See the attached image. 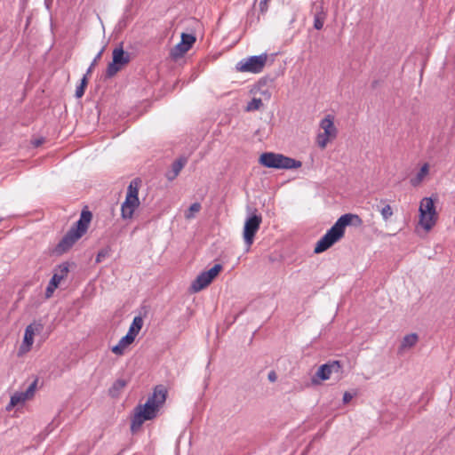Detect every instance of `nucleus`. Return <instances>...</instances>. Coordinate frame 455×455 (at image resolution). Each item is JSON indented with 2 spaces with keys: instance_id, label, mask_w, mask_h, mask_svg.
I'll return each mask as SVG.
<instances>
[{
  "instance_id": "5",
  "label": "nucleus",
  "mask_w": 455,
  "mask_h": 455,
  "mask_svg": "<svg viewBox=\"0 0 455 455\" xmlns=\"http://www.w3.org/2000/svg\"><path fill=\"white\" fill-rule=\"evenodd\" d=\"M419 225L429 231L435 225L438 213L435 210L434 200L431 197H424L419 204Z\"/></svg>"
},
{
  "instance_id": "12",
  "label": "nucleus",
  "mask_w": 455,
  "mask_h": 455,
  "mask_svg": "<svg viewBox=\"0 0 455 455\" xmlns=\"http://www.w3.org/2000/svg\"><path fill=\"white\" fill-rule=\"evenodd\" d=\"M196 36L192 34L182 33L181 41L171 50V56L177 60L182 57L195 44Z\"/></svg>"
},
{
  "instance_id": "17",
  "label": "nucleus",
  "mask_w": 455,
  "mask_h": 455,
  "mask_svg": "<svg viewBox=\"0 0 455 455\" xmlns=\"http://www.w3.org/2000/svg\"><path fill=\"white\" fill-rule=\"evenodd\" d=\"M187 164V159L184 157L179 158L172 164V170L166 173V178L169 180H173L180 172L182 168Z\"/></svg>"
},
{
  "instance_id": "36",
  "label": "nucleus",
  "mask_w": 455,
  "mask_h": 455,
  "mask_svg": "<svg viewBox=\"0 0 455 455\" xmlns=\"http://www.w3.org/2000/svg\"><path fill=\"white\" fill-rule=\"evenodd\" d=\"M267 1V0H261L260 1L259 6H260L261 11H264V6L266 5Z\"/></svg>"
},
{
  "instance_id": "28",
  "label": "nucleus",
  "mask_w": 455,
  "mask_h": 455,
  "mask_svg": "<svg viewBox=\"0 0 455 455\" xmlns=\"http://www.w3.org/2000/svg\"><path fill=\"white\" fill-rule=\"evenodd\" d=\"M380 214L384 220H387L393 215V210L389 204H386L381 210Z\"/></svg>"
},
{
  "instance_id": "10",
  "label": "nucleus",
  "mask_w": 455,
  "mask_h": 455,
  "mask_svg": "<svg viewBox=\"0 0 455 455\" xmlns=\"http://www.w3.org/2000/svg\"><path fill=\"white\" fill-rule=\"evenodd\" d=\"M222 266L220 264H216L208 271L202 272L192 282L190 290L193 292H198L203 289L206 288L212 282V280L219 275Z\"/></svg>"
},
{
  "instance_id": "34",
  "label": "nucleus",
  "mask_w": 455,
  "mask_h": 455,
  "mask_svg": "<svg viewBox=\"0 0 455 455\" xmlns=\"http://www.w3.org/2000/svg\"><path fill=\"white\" fill-rule=\"evenodd\" d=\"M88 76L89 75H84V77L82 78L81 80V84L80 85L83 86V88L85 89V87L87 86V84H88Z\"/></svg>"
},
{
  "instance_id": "30",
  "label": "nucleus",
  "mask_w": 455,
  "mask_h": 455,
  "mask_svg": "<svg viewBox=\"0 0 455 455\" xmlns=\"http://www.w3.org/2000/svg\"><path fill=\"white\" fill-rule=\"evenodd\" d=\"M259 92L264 96L265 100H268L271 96V93L267 89H264L262 85L259 87Z\"/></svg>"
},
{
  "instance_id": "19",
  "label": "nucleus",
  "mask_w": 455,
  "mask_h": 455,
  "mask_svg": "<svg viewBox=\"0 0 455 455\" xmlns=\"http://www.w3.org/2000/svg\"><path fill=\"white\" fill-rule=\"evenodd\" d=\"M134 341L133 337L130 335L124 336L117 345L112 347V352L116 355H123L124 348Z\"/></svg>"
},
{
  "instance_id": "25",
  "label": "nucleus",
  "mask_w": 455,
  "mask_h": 455,
  "mask_svg": "<svg viewBox=\"0 0 455 455\" xmlns=\"http://www.w3.org/2000/svg\"><path fill=\"white\" fill-rule=\"evenodd\" d=\"M138 195L139 188L137 184H134V182H131L127 189L126 198H130L134 201H140Z\"/></svg>"
},
{
  "instance_id": "37",
  "label": "nucleus",
  "mask_w": 455,
  "mask_h": 455,
  "mask_svg": "<svg viewBox=\"0 0 455 455\" xmlns=\"http://www.w3.org/2000/svg\"><path fill=\"white\" fill-rule=\"evenodd\" d=\"M42 142H43V140H36V141L35 142V146H36V147H38L39 145H41V144H42Z\"/></svg>"
},
{
  "instance_id": "9",
  "label": "nucleus",
  "mask_w": 455,
  "mask_h": 455,
  "mask_svg": "<svg viewBox=\"0 0 455 455\" xmlns=\"http://www.w3.org/2000/svg\"><path fill=\"white\" fill-rule=\"evenodd\" d=\"M267 60L266 53L260 55L251 56L243 59L236 65V69L239 72L259 73L263 70Z\"/></svg>"
},
{
  "instance_id": "32",
  "label": "nucleus",
  "mask_w": 455,
  "mask_h": 455,
  "mask_svg": "<svg viewBox=\"0 0 455 455\" xmlns=\"http://www.w3.org/2000/svg\"><path fill=\"white\" fill-rule=\"evenodd\" d=\"M84 88H83V86L79 85L76 87V98H82L83 95L84 94Z\"/></svg>"
},
{
  "instance_id": "14",
  "label": "nucleus",
  "mask_w": 455,
  "mask_h": 455,
  "mask_svg": "<svg viewBox=\"0 0 455 455\" xmlns=\"http://www.w3.org/2000/svg\"><path fill=\"white\" fill-rule=\"evenodd\" d=\"M44 325L40 322H34L27 326L24 333L23 343L27 347V350L30 348L34 342V336L36 333L42 332Z\"/></svg>"
},
{
  "instance_id": "24",
  "label": "nucleus",
  "mask_w": 455,
  "mask_h": 455,
  "mask_svg": "<svg viewBox=\"0 0 455 455\" xmlns=\"http://www.w3.org/2000/svg\"><path fill=\"white\" fill-rule=\"evenodd\" d=\"M263 106L261 98H253L245 107V111L251 112L259 110Z\"/></svg>"
},
{
  "instance_id": "35",
  "label": "nucleus",
  "mask_w": 455,
  "mask_h": 455,
  "mask_svg": "<svg viewBox=\"0 0 455 455\" xmlns=\"http://www.w3.org/2000/svg\"><path fill=\"white\" fill-rule=\"evenodd\" d=\"M267 377H268V379H269L271 382L275 381V380H276V378H277V377H276V374H275V371H270V372L268 373V376H267Z\"/></svg>"
},
{
  "instance_id": "27",
  "label": "nucleus",
  "mask_w": 455,
  "mask_h": 455,
  "mask_svg": "<svg viewBox=\"0 0 455 455\" xmlns=\"http://www.w3.org/2000/svg\"><path fill=\"white\" fill-rule=\"evenodd\" d=\"M202 206L199 203H194L190 205L188 210L185 212V218L187 220H191L195 218V214L199 212Z\"/></svg>"
},
{
  "instance_id": "2",
  "label": "nucleus",
  "mask_w": 455,
  "mask_h": 455,
  "mask_svg": "<svg viewBox=\"0 0 455 455\" xmlns=\"http://www.w3.org/2000/svg\"><path fill=\"white\" fill-rule=\"evenodd\" d=\"M362 225L363 220L357 214L346 213L340 216L335 224L316 243L314 250L315 253L323 252L339 241L345 235L347 226L361 227Z\"/></svg>"
},
{
  "instance_id": "22",
  "label": "nucleus",
  "mask_w": 455,
  "mask_h": 455,
  "mask_svg": "<svg viewBox=\"0 0 455 455\" xmlns=\"http://www.w3.org/2000/svg\"><path fill=\"white\" fill-rule=\"evenodd\" d=\"M126 385L127 381L125 379H118L114 382L112 387L109 388V395L112 397H117Z\"/></svg>"
},
{
  "instance_id": "21",
  "label": "nucleus",
  "mask_w": 455,
  "mask_h": 455,
  "mask_svg": "<svg viewBox=\"0 0 455 455\" xmlns=\"http://www.w3.org/2000/svg\"><path fill=\"white\" fill-rule=\"evenodd\" d=\"M142 325H143V319L140 316H135L130 328H129L127 335L133 337V339H135V337L141 330Z\"/></svg>"
},
{
  "instance_id": "29",
  "label": "nucleus",
  "mask_w": 455,
  "mask_h": 455,
  "mask_svg": "<svg viewBox=\"0 0 455 455\" xmlns=\"http://www.w3.org/2000/svg\"><path fill=\"white\" fill-rule=\"evenodd\" d=\"M102 52H103V49H101L98 52V54L95 56V58L93 59V60L92 61L90 67L88 68V69L86 71V75H91L92 74L94 67L97 65V62L100 60Z\"/></svg>"
},
{
  "instance_id": "3",
  "label": "nucleus",
  "mask_w": 455,
  "mask_h": 455,
  "mask_svg": "<svg viewBox=\"0 0 455 455\" xmlns=\"http://www.w3.org/2000/svg\"><path fill=\"white\" fill-rule=\"evenodd\" d=\"M92 218V214L90 211L83 210L80 219L57 244L56 251L60 254L68 251L86 233Z\"/></svg>"
},
{
  "instance_id": "1",
  "label": "nucleus",
  "mask_w": 455,
  "mask_h": 455,
  "mask_svg": "<svg viewBox=\"0 0 455 455\" xmlns=\"http://www.w3.org/2000/svg\"><path fill=\"white\" fill-rule=\"evenodd\" d=\"M167 391L163 386H156L153 394L148 398L147 402L135 408L134 415L131 422V430L137 432L146 420L156 418L159 408L166 400Z\"/></svg>"
},
{
  "instance_id": "7",
  "label": "nucleus",
  "mask_w": 455,
  "mask_h": 455,
  "mask_svg": "<svg viewBox=\"0 0 455 455\" xmlns=\"http://www.w3.org/2000/svg\"><path fill=\"white\" fill-rule=\"evenodd\" d=\"M131 61V54L124 52L123 45L120 44L116 47L112 52V62L108 65L106 76L108 77L114 76L124 66Z\"/></svg>"
},
{
  "instance_id": "16",
  "label": "nucleus",
  "mask_w": 455,
  "mask_h": 455,
  "mask_svg": "<svg viewBox=\"0 0 455 455\" xmlns=\"http://www.w3.org/2000/svg\"><path fill=\"white\" fill-rule=\"evenodd\" d=\"M140 201H134L126 198L121 205V216L124 220H130L132 218L135 210L139 207Z\"/></svg>"
},
{
  "instance_id": "4",
  "label": "nucleus",
  "mask_w": 455,
  "mask_h": 455,
  "mask_svg": "<svg viewBox=\"0 0 455 455\" xmlns=\"http://www.w3.org/2000/svg\"><path fill=\"white\" fill-rule=\"evenodd\" d=\"M259 162L263 166L273 169L291 170L298 169L302 165L299 160L273 152L263 153L259 156Z\"/></svg>"
},
{
  "instance_id": "18",
  "label": "nucleus",
  "mask_w": 455,
  "mask_h": 455,
  "mask_svg": "<svg viewBox=\"0 0 455 455\" xmlns=\"http://www.w3.org/2000/svg\"><path fill=\"white\" fill-rule=\"evenodd\" d=\"M326 19V13L323 11L322 4L315 5V12L314 15V28L317 30L323 28L324 20Z\"/></svg>"
},
{
  "instance_id": "8",
  "label": "nucleus",
  "mask_w": 455,
  "mask_h": 455,
  "mask_svg": "<svg viewBox=\"0 0 455 455\" xmlns=\"http://www.w3.org/2000/svg\"><path fill=\"white\" fill-rule=\"evenodd\" d=\"M332 374H336L337 379L341 378L342 366L339 361H330L322 364L312 377L311 382L313 385H319L321 381L329 379Z\"/></svg>"
},
{
  "instance_id": "23",
  "label": "nucleus",
  "mask_w": 455,
  "mask_h": 455,
  "mask_svg": "<svg viewBox=\"0 0 455 455\" xmlns=\"http://www.w3.org/2000/svg\"><path fill=\"white\" fill-rule=\"evenodd\" d=\"M428 164H425L421 168L420 170L419 171V172L416 174L415 177H413L411 180V183L412 186L414 187H417L419 186L422 180H424V178L427 175L428 173Z\"/></svg>"
},
{
  "instance_id": "26",
  "label": "nucleus",
  "mask_w": 455,
  "mask_h": 455,
  "mask_svg": "<svg viewBox=\"0 0 455 455\" xmlns=\"http://www.w3.org/2000/svg\"><path fill=\"white\" fill-rule=\"evenodd\" d=\"M331 140H333L332 138L324 135L323 132L318 133L316 136V143L318 147L322 149H324L327 147L328 143Z\"/></svg>"
},
{
  "instance_id": "33",
  "label": "nucleus",
  "mask_w": 455,
  "mask_h": 455,
  "mask_svg": "<svg viewBox=\"0 0 455 455\" xmlns=\"http://www.w3.org/2000/svg\"><path fill=\"white\" fill-rule=\"evenodd\" d=\"M108 255V251L105 250H102L99 251L96 257V261L100 262L103 258H105Z\"/></svg>"
},
{
  "instance_id": "13",
  "label": "nucleus",
  "mask_w": 455,
  "mask_h": 455,
  "mask_svg": "<svg viewBox=\"0 0 455 455\" xmlns=\"http://www.w3.org/2000/svg\"><path fill=\"white\" fill-rule=\"evenodd\" d=\"M68 271V263H62L55 268L53 275L46 288L45 294L47 298L52 296L54 290L59 286L60 282L67 277Z\"/></svg>"
},
{
  "instance_id": "20",
  "label": "nucleus",
  "mask_w": 455,
  "mask_h": 455,
  "mask_svg": "<svg viewBox=\"0 0 455 455\" xmlns=\"http://www.w3.org/2000/svg\"><path fill=\"white\" fill-rule=\"evenodd\" d=\"M418 340H419V336L416 333H411V334L405 335L401 342L399 351L401 352V351L411 348L412 347H414L416 345Z\"/></svg>"
},
{
  "instance_id": "15",
  "label": "nucleus",
  "mask_w": 455,
  "mask_h": 455,
  "mask_svg": "<svg viewBox=\"0 0 455 455\" xmlns=\"http://www.w3.org/2000/svg\"><path fill=\"white\" fill-rule=\"evenodd\" d=\"M320 128L323 131V133L326 136L336 139L338 130L334 125V118L331 115H328L320 122Z\"/></svg>"
},
{
  "instance_id": "11",
  "label": "nucleus",
  "mask_w": 455,
  "mask_h": 455,
  "mask_svg": "<svg viewBox=\"0 0 455 455\" xmlns=\"http://www.w3.org/2000/svg\"><path fill=\"white\" fill-rule=\"evenodd\" d=\"M37 381V379H36L32 383L29 384L25 391L14 393L11 396L9 404L6 406V411H10L18 404L24 403L26 401L33 398L36 393Z\"/></svg>"
},
{
  "instance_id": "6",
  "label": "nucleus",
  "mask_w": 455,
  "mask_h": 455,
  "mask_svg": "<svg viewBox=\"0 0 455 455\" xmlns=\"http://www.w3.org/2000/svg\"><path fill=\"white\" fill-rule=\"evenodd\" d=\"M261 222L262 216L261 214L257 213L256 209H254L253 212L246 218L243 236L247 246V250H249L253 243L255 235L259 229Z\"/></svg>"
},
{
  "instance_id": "31",
  "label": "nucleus",
  "mask_w": 455,
  "mask_h": 455,
  "mask_svg": "<svg viewBox=\"0 0 455 455\" xmlns=\"http://www.w3.org/2000/svg\"><path fill=\"white\" fill-rule=\"evenodd\" d=\"M353 395L349 392H345L343 395V403H348L353 399Z\"/></svg>"
}]
</instances>
